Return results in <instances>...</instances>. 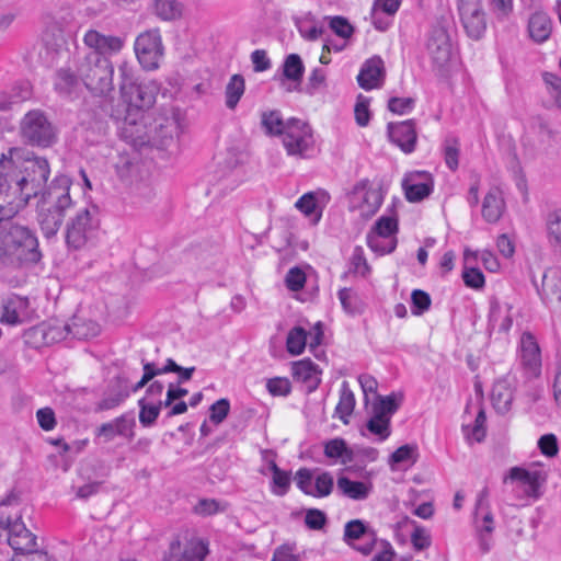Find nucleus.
<instances>
[{
  "label": "nucleus",
  "instance_id": "nucleus-1",
  "mask_svg": "<svg viewBox=\"0 0 561 561\" xmlns=\"http://www.w3.org/2000/svg\"><path fill=\"white\" fill-rule=\"evenodd\" d=\"M50 175L46 158L11 148L0 160V220L12 217L37 196Z\"/></svg>",
  "mask_w": 561,
  "mask_h": 561
},
{
  "label": "nucleus",
  "instance_id": "nucleus-2",
  "mask_svg": "<svg viewBox=\"0 0 561 561\" xmlns=\"http://www.w3.org/2000/svg\"><path fill=\"white\" fill-rule=\"evenodd\" d=\"M184 129V115L174 106L162 107L158 111L150 124L144 119L138 122L130 114L119 126L121 136L133 146L140 147L151 144L161 149L176 145Z\"/></svg>",
  "mask_w": 561,
  "mask_h": 561
},
{
  "label": "nucleus",
  "instance_id": "nucleus-3",
  "mask_svg": "<svg viewBox=\"0 0 561 561\" xmlns=\"http://www.w3.org/2000/svg\"><path fill=\"white\" fill-rule=\"evenodd\" d=\"M71 180L67 175H57L43 192L36 208V219L45 238L55 237L64 224L65 217L73 208L70 196Z\"/></svg>",
  "mask_w": 561,
  "mask_h": 561
},
{
  "label": "nucleus",
  "instance_id": "nucleus-4",
  "mask_svg": "<svg viewBox=\"0 0 561 561\" xmlns=\"http://www.w3.org/2000/svg\"><path fill=\"white\" fill-rule=\"evenodd\" d=\"M101 239L102 230L95 206L80 207L69 217L65 229V241L69 249H93Z\"/></svg>",
  "mask_w": 561,
  "mask_h": 561
},
{
  "label": "nucleus",
  "instance_id": "nucleus-5",
  "mask_svg": "<svg viewBox=\"0 0 561 561\" xmlns=\"http://www.w3.org/2000/svg\"><path fill=\"white\" fill-rule=\"evenodd\" d=\"M0 537H5L14 554L30 552L37 547L36 536L26 528L22 520L20 505L1 503L0 505Z\"/></svg>",
  "mask_w": 561,
  "mask_h": 561
},
{
  "label": "nucleus",
  "instance_id": "nucleus-6",
  "mask_svg": "<svg viewBox=\"0 0 561 561\" xmlns=\"http://www.w3.org/2000/svg\"><path fill=\"white\" fill-rule=\"evenodd\" d=\"M123 81L121 83V92L123 101L127 104V113L125 117L133 114L138 122L145 119L144 111L150 108L154 103L160 91V84L156 80L133 82L126 73V66L119 68Z\"/></svg>",
  "mask_w": 561,
  "mask_h": 561
},
{
  "label": "nucleus",
  "instance_id": "nucleus-7",
  "mask_svg": "<svg viewBox=\"0 0 561 561\" xmlns=\"http://www.w3.org/2000/svg\"><path fill=\"white\" fill-rule=\"evenodd\" d=\"M3 253L20 262L37 263L42 254L34 232L24 226H12L2 237Z\"/></svg>",
  "mask_w": 561,
  "mask_h": 561
},
{
  "label": "nucleus",
  "instance_id": "nucleus-8",
  "mask_svg": "<svg viewBox=\"0 0 561 561\" xmlns=\"http://www.w3.org/2000/svg\"><path fill=\"white\" fill-rule=\"evenodd\" d=\"M78 73L94 94H106L113 90L114 68L106 57L87 56L78 67Z\"/></svg>",
  "mask_w": 561,
  "mask_h": 561
},
{
  "label": "nucleus",
  "instance_id": "nucleus-9",
  "mask_svg": "<svg viewBox=\"0 0 561 561\" xmlns=\"http://www.w3.org/2000/svg\"><path fill=\"white\" fill-rule=\"evenodd\" d=\"M194 371L195 367H182L172 358L167 359L165 364L160 367L161 375L169 373L178 375L176 381L168 385L164 400V407L170 409L169 416L180 415L187 411V403L182 399L188 393V390L183 387V383L192 378Z\"/></svg>",
  "mask_w": 561,
  "mask_h": 561
},
{
  "label": "nucleus",
  "instance_id": "nucleus-10",
  "mask_svg": "<svg viewBox=\"0 0 561 561\" xmlns=\"http://www.w3.org/2000/svg\"><path fill=\"white\" fill-rule=\"evenodd\" d=\"M20 136L28 144L47 148L56 141V130L39 110L27 112L20 122Z\"/></svg>",
  "mask_w": 561,
  "mask_h": 561
},
{
  "label": "nucleus",
  "instance_id": "nucleus-11",
  "mask_svg": "<svg viewBox=\"0 0 561 561\" xmlns=\"http://www.w3.org/2000/svg\"><path fill=\"white\" fill-rule=\"evenodd\" d=\"M383 201L381 187L364 179L357 182L348 194V208L360 217L369 218L380 208Z\"/></svg>",
  "mask_w": 561,
  "mask_h": 561
},
{
  "label": "nucleus",
  "instance_id": "nucleus-12",
  "mask_svg": "<svg viewBox=\"0 0 561 561\" xmlns=\"http://www.w3.org/2000/svg\"><path fill=\"white\" fill-rule=\"evenodd\" d=\"M134 50L144 70H157L164 56V46L160 31L152 28L140 33L135 39Z\"/></svg>",
  "mask_w": 561,
  "mask_h": 561
},
{
  "label": "nucleus",
  "instance_id": "nucleus-13",
  "mask_svg": "<svg viewBox=\"0 0 561 561\" xmlns=\"http://www.w3.org/2000/svg\"><path fill=\"white\" fill-rule=\"evenodd\" d=\"M282 140L289 156L307 158L314 150V138L311 127L297 118H290L286 122Z\"/></svg>",
  "mask_w": 561,
  "mask_h": 561
},
{
  "label": "nucleus",
  "instance_id": "nucleus-14",
  "mask_svg": "<svg viewBox=\"0 0 561 561\" xmlns=\"http://www.w3.org/2000/svg\"><path fill=\"white\" fill-rule=\"evenodd\" d=\"M402 396L391 393L386 397H379L373 404L371 416L367 422V430L378 437L379 442L386 440L390 434L391 416L399 409Z\"/></svg>",
  "mask_w": 561,
  "mask_h": 561
},
{
  "label": "nucleus",
  "instance_id": "nucleus-15",
  "mask_svg": "<svg viewBox=\"0 0 561 561\" xmlns=\"http://www.w3.org/2000/svg\"><path fill=\"white\" fill-rule=\"evenodd\" d=\"M398 219L394 215L381 216L367 234L368 247L378 254H387L396 249Z\"/></svg>",
  "mask_w": 561,
  "mask_h": 561
},
{
  "label": "nucleus",
  "instance_id": "nucleus-16",
  "mask_svg": "<svg viewBox=\"0 0 561 561\" xmlns=\"http://www.w3.org/2000/svg\"><path fill=\"white\" fill-rule=\"evenodd\" d=\"M547 480V473L541 469H528L523 467H513L510 469L504 482L514 484L515 490L522 493L524 497L539 499L541 486Z\"/></svg>",
  "mask_w": 561,
  "mask_h": 561
},
{
  "label": "nucleus",
  "instance_id": "nucleus-17",
  "mask_svg": "<svg viewBox=\"0 0 561 561\" xmlns=\"http://www.w3.org/2000/svg\"><path fill=\"white\" fill-rule=\"evenodd\" d=\"M34 333H41L44 342L46 344L54 343L66 339L68 335H72L77 339H90L96 336L100 332V327L94 321L80 322L79 320H73L71 324H66L64 327H49L47 330L45 329H34Z\"/></svg>",
  "mask_w": 561,
  "mask_h": 561
},
{
  "label": "nucleus",
  "instance_id": "nucleus-18",
  "mask_svg": "<svg viewBox=\"0 0 561 561\" xmlns=\"http://www.w3.org/2000/svg\"><path fill=\"white\" fill-rule=\"evenodd\" d=\"M295 479L297 486L313 497H327L333 491L334 479L328 471L314 474L310 469L302 468L297 471Z\"/></svg>",
  "mask_w": 561,
  "mask_h": 561
},
{
  "label": "nucleus",
  "instance_id": "nucleus-19",
  "mask_svg": "<svg viewBox=\"0 0 561 561\" xmlns=\"http://www.w3.org/2000/svg\"><path fill=\"white\" fill-rule=\"evenodd\" d=\"M486 416L480 403L469 401L462 415L461 431L469 444L481 443L485 437Z\"/></svg>",
  "mask_w": 561,
  "mask_h": 561
},
{
  "label": "nucleus",
  "instance_id": "nucleus-20",
  "mask_svg": "<svg viewBox=\"0 0 561 561\" xmlns=\"http://www.w3.org/2000/svg\"><path fill=\"white\" fill-rule=\"evenodd\" d=\"M88 48L92 50L88 56H100L110 59L118 54L125 46V38L114 35H105L96 30H89L83 37Z\"/></svg>",
  "mask_w": 561,
  "mask_h": 561
},
{
  "label": "nucleus",
  "instance_id": "nucleus-21",
  "mask_svg": "<svg viewBox=\"0 0 561 561\" xmlns=\"http://www.w3.org/2000/svg\"><path fill=\"white\" fill-rule=\"evenodd\" d=\"M434 181L430 172L412 171L402 179V188L409 202L417 203L433 192Z\"/></svg>",
  "mask_w": 561,
  "mask_h": 561
},
{
  "label": "nucleus",
  "instance_id": "nucleus-22",
  "mask_svg": "<svg viewBox=\"0 0 561 561\" xmlns=\"http://www.w3.org/2000/svg\"><path fill=\"white\" fill-rule=\"evenodd\" d=\"M519 357L525 374L529 378H536L541 374V354L535 336L524 332L519 341Z\"/></svg>",
  "mask_w": 561,
  "mask_h": 561
},
{
  "label": "nucleus",
  "instance_id": "nucleus-23",
  "mask_svg": "<svg viewBox=\"0 0 561 561\" xmlns=\"http://www.w3.org/2000/svg\"><path fill=\"white\" fill-rule=\"evenodd\" d=\"M207 552V545L201 539L193 538L184 547L179 540H173L163 561H203Z\"/></svg>",
  "mask_w": 561,
  "mask_h": 561
},
{
  "label": "nucleus",
  "instance_id": "nucleus-24",
  "mask_svg": "<svg viewBox=\"0 0 561 561\" xmlns=\"http://www.w3.org/2000/svg\"><path fill=\"white\" fill-rule=\"evenodd\" d=\"M427 51L432 61L439 68L446 66L451 57V44L447 30L434 26L427 41Z\"/></svg>",
  "mask_w": 561,
  "mask_h": 561
},
{
  "label": "nucleus",
  "instance_id": "nucleus-25",
  "mask_svg": "<svg viewBox=\"0 0 561 561\" xmlns=\"http://www.w3.org/2000/svg\"><path fill=\"white\" fill-rule=\"evenodd\" d=\"M458 10L468 35L474 39H479L486 30L481 0L468 4H459Z\"/></svg>",
  "mask_w": 561,
  "mask_h": 561
},
{
  "label": "nucleus",
  "instance_id": "nucleus-26",
  "mask_svg": "<svg viewBox=\"0 0 561 561\" xmlns=\"http://www.w3.org/2000/svg\"><path fill=\"white\" fill-rule=\"evenodd\" d=\"M135 420L128 415H121L96 428V437L103 443H110L116 437L131 439L134 437Z\"/></svg>",
  "mask_w": 561,
  "mask_h": 561
},
{
  "label": "nucleus",
  "instance_id": "nucleus-27",
  "mask_svg": "<svg viewBox=\"0 0 561 561\" xmlns=\"http://www.w3.org/2000/svg\"><path fill=\"white\" fill-rule=\"evenodd\" d=\"M388 134L390 140L404 153H411L415 150L417 135L412 119L390 123L388 125Z\"/></svg>",
  "mask_w": 561,
  "mask_h": 561
},
{
  "label": "nucleus",
  "instance_id": "nucleus-28",
  "mask_svg": "<svg viewBox=\"0 0 561 561\" xmlns=\"http://www.w3.org/2000/svg\"><path fill=\"white\" fill-rule=\"evenodd\" d=\"M322 331L320 330V323H318L314 328V332L310 333V339L308 340V333L301 327L293 328L287 335L286 347L289 354L296 356L300 355L307 345L311 348L317 347L321 343Z\"/></svg>",
  "mask_w": 561,
  "mask_h": 561
},
{
  "label": "nucleus",
  "instance_id": "nucleus-29",
  "mask_svg": "<svg viewBox=\"0 0 561 561\" xmlns=\"http://www.w3.org/2000/svg\"><path fill=\"white\" fill-rule=\"evenodd\" d=\"M328 202L329 195L325 192H308L298 198L295 206L313 224H318Z\"/></svg>",
  "mask_w": 561,
  "mask_h": 561
},
{
  "label": "nucleus",
  "instance_id": "nucleus-30",
  "mask_svg": "<svg viewBox=\"0 0 561 561\" xmlns=\"http://www.w3.org/2000/svg\"><path fill=\"white\" fill-rule=\"evenodd\" d=\"M473 522L480 535H490L494 530V517L491 512L488 489L481 490L477 495Z\"/></svg>",
  "mask_w": 561,
  "mask_h": 561
},
{
  "label": "nucleus",
  "instance_id": "nucleus-31",
  "mask_svg": "<svg viewBox=\"0 0 561 561\" xmlns=\"http://www.w3.org/2000/svg\"><path fill=\"white\" fill-rule=\"evenodd\" d=\"M336 490L340 495L352 501H365L370 496L374 484L369 480L355 481L344 474H339Z\"/></svg>",
  "mask_w": 561,
  "mask_h": 561
},
{
  "label": "nucleus",
  "instance_id": "nucleus-32",
  "mask_svg": "<svg viewBox=\"0 0 561 561\" xmlns=\"http://www.w3.org/2000/svg\"><path fill=\"white\" fill-rule=\"evenodd\" d=\"M27 309V298L18 295H11L3 301L0 322L9 325L20 324L26 319Z\"/></svg>",
  "mask_w": 561,
  "mask_h": 561
},
{
  "label": "nucleus",
  "instance_id": "nucleus-33",
  "mask_svg": "<svg viewBox=\"0 0 561 561\" xmlns=\"http://www.w3.org/2000/svg\"><path fill=\"white\" fill-rule=\"evenodd\" d=\"M383 61L380 57H373L365 61L357 76V82L360 88L371 90L380 87L383 80Z\"/></svg>",
  "mask_w": 561,
  "mask_h": 561
},
{
  "label": "nucleus",
  "instance_id": "nucleus-34",
  "mask_svg": "<svg viewBox=\"0 0 561 561\" xmlns=\"http://www.w3.org/2000/svg\"><path fill=\"white\" fill-rule=\"evenodd\" d=\"M344 539L348 543L353 540L365 539L366 542L364 545L355 546V549L362 552L363 554H369L375 543L377 542L375 534L368 531L365 524L360 519H354L346 523L344 527Z\"/></svg>",
  "mask_w": 561,
  "mask_h": 561
},
{
  "label": "nucleus",
  "instance_id": "nucleus-35",
  "mask_svg": "<svg viewBox=\"0 0 561 561\" xmlns=\"http://www.w3.org/2000/svg\"><path fill=\"white\" fill-rule=\"evenodd\" d=\"M513 324L512 306L508 302L492 299L490 301L489 327L492 331L508 332Z\"/></svg>",
  "mask_w": 561,
  "mask_h": 561
},
{
  "label": "nucleus",
  "instance_id": "nucleus-36",
  "mask_svg": "<svg viewBox=\"0 0 561 561\" xmlns=\"http://www.w3.org/2000/svg\"><path fill=\"white\" fill-rule=\"evenodd\" d=\"M291 371L295 380L304 383L309 392L317 389L321 381V371L318 365L310 359L295 362Z\"/></svg>",
  "mask_w": 561,
  "mask_h": 561
},
{
  "label": "nucleus",
  "instance_id": "nucleus-37",
  "mask_svg": "<svg viewBox=\"0 0 561 561\" xmlns=\"http://www.w3.org/2000/svg\"><path fill=\"white\" fill-rule=\"evenodd\" d=\"M513 399L514 389L512 382L506 378L496 380L491 392V400L494 409L502 414L508 412L511 410Z\"/></svg>",
  "mask_w": 561,
  "mask_h": 561
},
{
  "label": "nucleus",
  "instance_id": "nucleus-38",
  "mask_svg": "<svg viewBox=\"0 0 561 561\" xmlns=\"http://www.w3.org/2000/svg\"><path fill=\"white\" fill-rule=\"evenodd\" d=\"M505 209V202L502 192L494 187L485 195L482 203V216L488 222H496Z\"/></svg>",
  "mask_w": 561,
  "mask_h": 561
},
{
  "label": "nucleus",
  "instance_id": "nucleus-39",
  "mask_svg": "<svg viewBox=\"0 0 561 561\" xmlns=\"http://www.w3.org/2000/svg\"><path fill=\"white\" fill-rule=\"evenodd\" d=\"M552 32V21L545 12H535L528 21V33L538 44L549 39Z\"/></svg>",
  "mask_w": 561,
  "mask_h": 561
},
{
  "label": "nucleus",
  "instance_id": "nucleus-40",
  "mask_svg": "<svg viewBox=\"0 0 561 561\" xmlns=\"http://www.w3.org/2000/svg\"><path fill=\"white\" fill-rule=\"evenodd\" d=\"M542 297L548 304L561 305V273L549 270L542 278Z\"/></svg>",
  "mask_w": 561,
  "mask_h": 561
},
{
  "label": "nucleus",
  "instance_id": "nucleus-41",
  "mask_svg": "<svg viewBox=\"0 0 561 561\" xmlns=\"http://www.w3.org/2000/svg\"><path fill=\"white\" fill-rule=\"evenodd\" d=\"M355 408V397L353 391L350 389L346 381H344L340 389V399L335 407L334 416L339 417L343 423H348V417L353 413Z\"/></svg>",
  "mask_w": 561,
  "mask_h": 561
},
{
  "label": "nucleus",
  "instance_id": "nucleus-42",
  "mask_svg": "<svg viewBox=\"0 0 561 561\" xmlns=\"http://www.w3.org/2000/svg\"><path fill=\"white\" fill-rule=\"evenodd\" d=\"M138 404L140 409L139 422L144 427H149L157 421L161 408L164 407V401L142 398L139 400Z\"/></svg>",
  "mask_w": 561,
  "mask_h": 561
},
{
  "label": "nucleus",
  "instance_id": "nucleus-43",
  "mask_svg": "<svg viewBox=\"0 0 561 561\" xmlns=\"http://www.w3.org/2000/svg\"><path fill=\"white\" fill-rule=\"evenodd\" d=\"M324 455L331 459H337L342 465L353 460V453L347 448L342 438H333L324 444Z\"/></svg>",
  "mask_w": 561,
  "mask_h": 561
},
{
  "label": "nucleus",
  "instance_id": "nucleus-44",
  "mask_svg": "<svg viewBox=\"0 0 561 561\" xmlns=\"http://www.w3.org/2000/svg\"><path fill=\"white\" fill-rule=\"evenodd\" d=\"M339 299L343 309L350 314H360L365 310V302L358 296L357 293L353 291L350 288H342L339 290Z\"/></svg>",
  "mask_w": 561,
  "mask_h": 561
},
{
  "label": "nucleus",
  "instance_id": "nucleus-45",
  "mask_svg": "<svg viewBox=\"0 0 561 561\" xmlns=\"http://www.w3.org/2000/svg\"><path fill=\"white\" fill-rule=\"evenodd\" d=\"M244 79L240 75H233L226 87V106L234 110L244 93Z\"/></svg>",
  "mask_w": 561,
  "mask_h": 561
},
{
  "label": "nucleus",
  "instance_id": "nucleus-46",
  "mask_svg": "<svg viewBox=\"0 0 561 561\" xmlns=\"http://www.w3.org/2000/svg\"><path fill=\"white\" fill-rule=\"evenodd\" d=\"M154 13L164 21L181 16L182 4L178 0H154Z\"/></svg>",
  "mask_w": 561,
  "mask_h": 561
},
{
  "label": "nucleus",
  "instance_id": "nucleus-47",
  "mask_svg": "<svg viewBox=\"0 0 561 561\" xmlns=\"http://www.w3.org/2000/svg\"><path fill=\"white\" fill-rule=\"evenodd\" d=\"M79 84L77 76L69 69H60L57 72L55 88L59 93L70 95L77 90Z\"/></svg>",
  "mask_w": 561,
  "mask_h": 561
},
{
  "label": "nucleus",
  "instance_id": "nucleus-48",
  "mask_svg": "<svg viewBox=\"0 0 561 561\" xmlns=\"http://www.w3.org/2000/svg\"><path fill=\"white\" fill-rule=\"evenodd\" d=\"M304 70L305 67L302 65L301 58L298 55L291 54L285 59L283 65L284 78L299 83L301 81Z\"/></svg>",
  "mask_w": 561,
  "mask_h": 561
},
{
  "label": "nucleus",
  "instance_id": "nucleus-49",
  "mask_svg": "<svg viewBox=\"0 0 561 561\" xmlns=\"http://www.w3.org/2000/svg\"><path fill=\"white\" fill-rule=\"evenodd\" d=\"M262 126L270 135L283 136L286 128V122L283 121L278 111H270L262 114Z\"/></svg>",
  "mask_w": 561,
  "mask_h": 561
},
{
  "label": "nucleus",
  "instance_id": "nucleus-50",
  "mask_svg": "<svg viewBox=\"0 0 561 561\" xmlns=\"http://www.w3.org/2000/svg\"><path fill=\"white\" fill-rule=\"evenodd\" d=\"M417 458V447L415 445H403L399 447L396 451H393L390 456L389 463L400 465V463H414Z\"/></svg>",
  "mask_w": 561,
  "mask_h": 561
},
{
  "label": "nucleus",
  "instance_id": "nucleus-51",
  "mask_svg": "<svg viewBox=\"0 0 561 561\" xmlns=\"http://www.w3.org/2000/svg\"><path fill=\"white\" fill-rule=\"evenodd\" d=\"M432 304L430 295L421 289H414L411 294V311L414 316L426 312Z\"/></svg>",
  "mask_w": 561,
  "mask_h": 561
},
{
  "label": "nucleus",
  "instance_id": "nucleus-52",
  "mask_svg": "<svg viewBox=\"0 0 561 561\" xmlns=\"http://www.w3.org/2000/svg\"><path fill=\"white\" fill-rule=\"evenodd\" d=\"M547 233L551 243L561 245V208L548 216Z\"/></svg>",
  "mask_w": 561,
  "mask_h": 561
},
{
  "label": "nucleus",
  "instance_id": "nucleus-53",
  "mask_svg": "<svg viewBox=\"0 0 561 561\" xmlns=\"http://www.w3.org/2000/svg\"><path fill=\"white\" fill-rule=\"evenodd\" d=\"M537 446L540 453L548 458H553L559 453L558 438L551 433L540 436Z\"/></svg>",
  "mask_w": 561,
  "mask_h": 561
},
{
  "label": "nucleus",
  "instance_id": "nucleus-54",
  "mask_svg": "<svg viewBox=\"0 0 561 561\" xmlns=\"http://www.w3.org/2000/svg\"><path fill=\"white\" fill-rule=\"evenodd\" d=\"M351 270L353 273L366 277L370 267L364 256V251L360 247H356L351 256Z\"/></svg>",
  "mask_w": 561,
  "mask_h": 561
},
{
  "label": "nucleus",
  "instance_id": "nucleus-55",
  "mask_svg": "<svg viewBox=\"0 0 561 561\" xmlns=\"http://www.w3.org/2000/svg\"><path fill=\"white\" fill-rule=\"evenodd\" d=\"M266 389L272 396L286 397L291 390V385L287 378L275 377L267 380Z\"/></svg>",
  "mask_w": 561,
  "mask_h": 561
},
{
  "label": "nucleus",
  "instance_id": "nucleus-56",
  "mask_svg": "<svg viewBox=\"0 0 561 561\" xmlns=\"http://www.w3.org/2000/svg\"><path fill=\"white\" fill-rule=\"evenodd\" d=\"M290 484L288 474L282 471L276 465L273 466V493L284 495Z\"/></svg>",
  "mask_w": 561,
  "mask_h": 561
},
{
  "label": "nucleus",
  "instance_id": "nucleus-57",
  "mask_svg": "<svg viewBox=\"0 0 561 561\" xmlns=\"http://www.w3.org/2000/svg\"><path fill=\"white\" fill-rule=\"evenodd\" d=\"M305 524L309 529L320 530L327 524V515L318 508H309L305 515Z\"/></svg>",
  "mask_w": 561,
  "mask_h": 561
},
{
  "label": "nucleus",
  "instance_id": "nucleus-58",
  "mask_svg": "<svg viewBox=\"0 0 561 561\" xmlns=\"http://www.w3.org/2000/svg\"><path fill=\"white\" fill-rule=\"evenodd\" d=\"M415 105V100L412 98H391L388 101V108L394 114L404 115L410 113Z\"/></svg>",
  "mask_w": 561,
  "mask_h": 561
},
{
  "label": "nucleus",
  "instance_id": "nucleus-59",
  "mask_svg": "<svg viewBox=\"0 0 561 561\" xmlns=\"http://www.w3.org/2000/svg\"><path fill=\"white\" fill-rule=\"evenodd\" d=\"M355 121L360 127L368 125L370 119L369 101L362 95L358 96L354 108Z\"/></svg>",
  "mask_w": 561,
  "mask_h": 561
},
{
  "label": "nucleus",
  "instance_id": "nucleus-60",
  "mask_svg": "<svg viewBox=\"0 0 561 561\" xmlns=\"http://www.w3.org/2000/svg\"><path fill=\"white\" fill-rule=\"evenodd\" d=\"M462 279L467 287L473 289H481L484 286L485 279L483 273L479 268H465Z\"/></svg>",
  "mask_w": 561,
  "mask_h": 561
},
{
  "label": "nucleus",
  "instance_id": "nucleus-61",
  "mask_svg": "<svg viewBox=\"0 0 561 561\" xmlns=\"http://www.w3.org/2000/svg\"><path fill=\"white\" fill-rule=\"evenodd\" d=\"M12 100L9 103H2L0 101V110L11 108V105L23 102L32 96V88L28 82H23L19 87L14 88Z\"/></svg>",
  "mask_w": 561,
  "mask_h": 561
},
{
  "label": "nucleus",
  "instance_id": "nucleus-62",
  "mask_svg": "<svg viewBox=\"0 0 561 561\" xmlns=\"http://www.w3.org/2000/svg\"><path fill=\"white\" fill-rule=\"evenodd\" d=\"M331 30L343 39H347L352 36L354 28L350 22L343 16H333L330 19Z\"/></svg>",
  "mask_w": 561,
  "mask_h": 561
},
{
  "label": "nucleus",
  "instance_id": "nucleus-63",
  "mask_svg": "<svg viewBox=\"0 0 561 561\" xmlns=\"http://www.w3.org/2000/svg\"><path fill=\"white\" fill-rule=\"evenodd\" d=\"M285 282L290 290L298 291L305 286L306 275L300 268L293 267L288 271Z\"/></svg>",
  "mask_w": 561,
  "mask_h": 561
},
{
  "label": "nucleus",
  "instance_id": "nucleus-64",
  "mask_svg": "<svg viewBox=\"0 0 561 561\" xmlns=\"http://www.w3.org/2000/svg\"><path fill=\"white\" fill-rule=\"evenodd\" d=\"M543 80L549 87V94L554 100L556 104L561 107V78L553 73H546Z\"/></svg>",
  "mask_w": 561,
  "mask_h": 561
}]
</instances>
